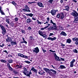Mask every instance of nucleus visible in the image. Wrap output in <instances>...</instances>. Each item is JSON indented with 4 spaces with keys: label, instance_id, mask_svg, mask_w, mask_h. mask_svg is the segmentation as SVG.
Segmentation results:
<instances>
[{
    "label": "nucleus",
    "instance_id": "obj_56",
    "mask_svg": "<svg viewBox=\"0 0 78 78\" xmlns=\"http://www.w3.org/2000/svg\"><path fill=\"white\" fill-rule=\"evenodd\" d=\"M21 32L22 33H25V31H24L23 30H22Z\"/></svg>",
    "mask_w": 78,
    "mask_h": 78
},
{
    "label": "nucleus",
    "instance_id": "obj_18",
    "mask_svg": "<svg viewBox=\"0 0 78 78\" xmlns=\"http://www.w3.org/2000/svg\"><path fill=\"white\" fill-rule=\"evenodd\" d=\"M11 44L12 45H17V42L16 41H12L11 42Z\"/></svg>",
    "mask_w": 78,
    "mask_h": 78
},
{
    "label": "nucleus",
    "instance_id": "obj_21",
    "mask_svg": "<svg viewBox=\"0 0 78 78\" xmlns=\"http://www.w3.org/2000/svg\"><path fill=\"white\" fill-rule=\"evenodd\" d=\"M60 67L61 69H64L66 68V67L65 66H64L62 65H61L60 66Z\"/></svg>",
    "mask_w": 78,
    "mask_h": 78
},
{
    "label": "nucleus",
    "instance_id": "obj_58",
    "mask_svg": "<svg viewBox=\"0 0 78 78\" xmlns=\"http://www.w3.org/2000/svg\"><path fill=\"white\" fill-rule=\"evenodd\" d=\"M4 51V52H5V53H7V54H8V52H7V51H6V50H5V51Z\"/></svg>",
    "mask_w": 78,
    "mask_h": 78
},
{
    "label": "nucleus",
    "instance_id": "obj_17",
    "mask_svg": "<svg viewBox=\"0 0 78 78\" xmlns=\"http://www.w3.org/2000/svg\"><path fill=\"white\" fill-rule=\"evenodd\" d=\"M2 7L0 6V13L2 14V15H5V13H4V12H3V10H2Z\"/></svg>",
    "mask_w": 78,
    "mask_h": 78
},
{
    "label": "nucleus",
    "instance_id": "obj_54",
    "mask_svg": "<svg viewBox=\"0 0 78 78\" xmlns=\"http://www.w3.org/2000/svg\"><path fill=\"white\" fill-rule=\"evenodd\" d=\"M61 46H66V44H62L61 45Z\"/></svg>",
    "mask_w": 78,
    "mask_h": 78
},
{
    "label": "nucleus",
    "instance_id": "obj_57",
    "mask_svg": "<svg viewBox=\"0 0 78 78\" xmlns=\"http://www.w3.org/2000/svg\"><path fill=\"white\" fill-rule=\"evenodd\" d=\"M23 17L24 18H25V19H27V16H24Z\"/></svg>",
    "mask_w": 78,
    "mask_h": 78
},
{
    "label": "nucleus",
    "instance_id": "obj_55",
    "mask_svg": "<svg viewBox=\"0 0 78 78\" xmlns=\"http://www.w3.org/2000/svg\"><path fill=\"white\" fill-rule=\"evenodd\" d=\"M24 41V43H25V44H27V42L25 41Z\"/></svg>",
    "mask_w": 78,
    "mask_h": 78
},
{
    "label": "nucleus",
    "instance_id": "obj_38",
    "mask_svg": "<svg viewBox=\"0 0 78 78\" xmlns=\"http://www.w3.org/2000/svg\"><path fill=\"white\" fill-rule=\"evenodd\" d=\"M23 58H26V59H28V56H27L24 55H23Z\"/></svg>",
    "mask_w": 78,
    "mask_h": 78
},
{
    "label": "nucleus",
    "instance_id": "obj_4",
    "mask_svg": "<svg viewBox=\"0 0 78 78\" xmlns=\"http://www.w3.org/2000/svg\"><path fill=\"white\" fill-rule=\"evenodd\" d=\"M57 18H58V19H60L62 20V19H63L64 17V13L62 12L58 14L57 15Z\"/></svg>",
    "mask_w": 78,
    "mask_h": 78
},
{
    "label": "nucleus",
    "instance_id": "obj_39",
    "mask_svg": "<svg viewBox=\"0 0 78 78\" xmlns=\"http://www.w3.org/2000/svg\"><path fill=\"white\" fill-rule=\"evenodd\" d=\"M24 62H26V63H27V64H30V63H31V62H29L28 61H24Z\"/></svg>",
    "mask_w": 78,
    "mask_h": 78
},
{
    "label": "nucleus",
    "instance_id": "obj_43",
    "mask_svg": "<svg viewBox=\"0 0 78 78\" xmlns=\"http://www.w3.org/2000/svg\"><path fill=\"white\" fill-rule=\"evenodd\" d=\"M31 29H32L31 27H29L28 28V30H29L30 31V30H31Z\"/></svg>",
    "mask_w": 78,
    "mask_h": 78
},
{
    "label": "nucleus",
    "instance_id": "obj_12",
    "mask_svg": "<svg viewBox=\"0 0 78 78\" xmlns=\"http://www.w3.org/2000/svg\"><path fill=\"white\" fill-rule=\"evenodd\" d=\"M75 59H73L72 60V61L70 62V67H73V63L75 62Z\"/></svg>",
    "mask_w": 78,
    "mask_h": 78
},
{
    "label": "nucleus",
    "instance_id": "obj_24",
    "mask_svg": "<svg viewBox=\"0 0 78 78\" xmlns=\"http://www.w3.org/2000/svg\"><path fill=\"white\" fill-rule=\"evenodd\" d=\"M50 71H51V72H53L54 74H56V71H55L53 69H50Z\"/></svg>",
    "mask_w": 78,
    "mask_h": 78
},
{
    "label": "nucleus",
    "instance_id": "obj_16",
    "mask_svg": "<svg viewBox=\"0 0 78 78\" xmlns=\"http://www.w3.org/2000/svg\"><path fill=\"white\" fill-rule=\"evenodd\" d=\"M60 34H61V35H62V36H67V34H66V33L65 32H64L63 31H62L61 32Z\"/></svg>",
    "mask_w": 78,
    "mask_h": 78
},
{
    "label": "nucleus",
    "instance_id": "obj_29",
    "mask_svg": "<svg viewBox=\"0 0 78 78\" xmlns=\"http://www.w3.org/2000/svg\"><path fill=\"white\" fill-rule=\"evenodd\" d=\"M38 33L41 36H42L43 35V32L41 30L39 31Z\"/></svg>",
    "mask_w": 78,
    "mask_h": 78
},
{
    "label": "nucleus",
    "instance_id": "obj_60",
    "mask_svg": "<svg viewBox=\"0 0 78 78\" xmlns=\"http://www.w3.org/2000/svg\"><path fill=\"white\" fill-rule=\"evenodd\" d=\"M60 2L61 3H63V0H61L60 1Z\"/></svg>",
    "mask_w": 78,
    "mask_h": 78
},
{
    "label": "nucleus",
    "instance_id": "obj_62",
    "mask_svg": "<svg viewBox=\"0 0 78 78\" xmlns=\"http://www.w3.org/2000/svg\"><path fill=\"white\" fill-rule=\"evenodd\" d=\"M22 39L23 40V41H25V39L23 37L22 38Z\"/></svg>",
    "mask_w": 78,
    "mask_h": 78
},
{
    "label": "nucleus",
    "instance_id": "obj_15",
    "mask_svg": "<svg viewBox=\"0 0 78 78\" xmlns=\"http://www.w3.org/2000/svg\"><path fill=\"white\" fill-rule=\"evenodd\" d=\"M22 67V66L21 65H16V66H15V68L16 69H21Z\"/></svg>",
    "mask_w": 78,
    "mask_h": 78
},
{
    "label": "nucleus",
    "instance_id": "obj_32",
    "mask_svg": "<svg viewBox=\"0 0 78 78\" xmlns=\"http://www.w3.org/2000/svg\"><path fill=\"white\" fill-rule=\"evenodd\" d=\"M1 62H4V63H5V62H6V61L5 59H1Z\"/></svg>",
    "mask_w": 78,
    "mask_h": 78
},
{
    "label": "nucleus",
    "instance_id": "obj_40",
    "mask_svg": "<svg viewBox=\"0 0 78 78\" xmlns=\"http://www.w3.org/2000/svg\"><path fill=\"white\" fill-rule=\"evenodd\" d=\"M36 3L35 2H28V3L29 4H30V5H31L32 3Z\"/></svg>",
    "mask_w": 78,
    "mask_h": 78
},
{
    "label": "nucleus",
    "instance_id": "obj_59",
    "mask_svg": "<svg viewBox=\"0 0 78 78\" xmlns=\"http://www.w3.org/2000/svg\"><path fill=\"white\" fill-rule=\"evenodd\" d=\"M73 1L75 2V3H76L77 2V1H76V0H73Z\"/></svg>",
    "mask_w": 78,
    "mask_h": 78
},
{
    "label": "nucleus",
    "instance_id": "obj_5",
    "mask_svg": "<svg viewBox=\"0 0 78 78\" xmlns=\"http://www.w3.org/2000/svg\"><path fill=\"white\" fill-rule=\"evenodd\" d=\"M0 27L1 28L2 30V33L3 35H5V34H6V29L2 25H0Z\"/></svg>",
    "mask_w": 78,
    "mask_h": 78
},
{
    "label": "nucleus",
    "instance_id": "obj_63",
    "mask_svg": "<svg viewBox=\"0 0 78 78\" xmlns=\"http://www.w3.org/2000/svg\"><path fill=\"white\" fill-rule=\"evenodd\" d=\"M5 26H6L7 28H8V24H6Z\"/></svg>",
    "mask_w": 78,
    "mask_h": 78
},
{
    "label": "nucleus",
    "instance_id": "obj_41",
    "mask_svg": "<svg viewBox=\"0 0 78 78\" xmlns=\"http://www.w3.org/2000/svg\"><path fill=\"white\" fill-rule=\"evenodd\" d=\"M37 23H38V24H41V25L42 24V23H41V22H39V20H37Z\"/></svg>",
    "mask_w": 78,
    "mask_h": 78
},
{
    "label": "nucleus",
    "instance_id": "obj_2",
    "mask_svg": "<svg viewBox=\"0 0 78 78\" xmlns=\"http://www.w3.org/2000/svg\"><path fill=\"white\" fill-rule=\"evenodd\" d=\"M22 72L25 75L29 77H30V75L32 74V73L31 72V70H30L29 72V71L27 70V69L26 68H23V70L22 71Z\"/></svg>",
    "mask_w": 78,
    "mask_h": 78
},
{
    "label": "nucleus",
    "instance_id": "obj_37",
    "mask_svg": "<svg viewBox=\"0 0 78 78\" xmlns=\"http://www.w3.org/2000/svg\"><path fill=\"white\" fill-rule=\"evenodd\" d=\"M12 4H13V5L15 6H16V3L14 2H12Z\"/></svg>",
    "mask_w": 78,
    "mask_h": 78
},
{
    "label": "nucleus",
    "instance_id": "obj_50",
    "mask_svg": "<svg viewBox=\"0 0 78 78\" xmlns=\"http://www.w3.org/2000/svg\"><path fill=\"white\" fill-rule=\"evenodd\" d=\"M7 65L8 67V68L10 66V64H9V63H8L7 64Z\"/></svg>",
    "mask_w": 78,
    "mask_h": 78
},
{
    "label": "nucleus",
    "instance_id": "obj_26",
    "mask_svg": "<svg viewBox=\"0 0 78 78\" xmlns=\"http://www.w3.org/2000/svg\"><path fill=\"white\" fill-rule=\"evenodd\" d=\"M27 16H30V17H32V16H33L34 14L30 13L28 14H26Z\"/></svg>",
    "mask_w": 78,
    "mask_h": 78
},
{
    "label": "nucleus",
    "instance_id": "obj_3",
    "mask_svg": "<svg viewBox=\"0 0 78 78\" xmlns=\"http://www.w3.org/2000/svg\"><path fill=\"white\" fill-rule=\"evenodd\" d=\"M51 23L53 24V26L51 27V28H48V30H57V27L56 26V24L55 23H54L52 20H51L50 21Z\"/></svg>",
    "mask_w": 78,
    "mask_h": 78
},
{
    "label": "nucleus",
    "instance_id": "obj_9",
    "mask_svg": "<svg viewBox=\"0 0 78 78\" xmlns=\"http://www.w3.org/2000/svg\"><path fill=\"white\" fill-rule=\"evenodd\" d=\"M45 72L43 70H39L38 71V73L41 75H45Z\"/></svg>",
    "mask_w": 78,
    "mask_h": 78
},
{
    "label": "nucleus",
    "instance_id": "obj_6",
    "mask_svg": "<svg viewBox=\"0 0 78 78\" xmlns=\"http://www.w3.org/2000/svg\"><path fill=\"white\" fill-rule=\"evenodd\" d=\"M23 11L24 12H31L30 10V8L27 5L25 6V9H23Z\"/></svg>",
    "mask_w": 78,
    "mask_h": 78
},
{
    "label": "nucleus",
    "instance_id": "obj_47",
    "mask_svg": "<svg viewBox=\"0 0 78 78\" xmlns=\"http://www.w3.org/2000/svg\"><path fill=\"white\" fill-rule=\"evenodd\" d=\"M45 29H46V28H45V27H44V28H42L41 29V30H44Z\"/></svg>",
    "mask_w": 78,
    "mask_h": 78
},
{
    "label": "nucleus",
    "instance_id": "obj_10",
    "mask_svg": "<svg viewBox=\"0 0 78 78\" xmlns=\"http://www.w3.org/2000/svg\"><path fill=\"white\" fill-rule=\"evenodd\" d=\"M72 39L73 41H76L75 42V44L76 45H78V37H75L73 38Z\"/></svg>",
    "mask_w": 78,
    "mask_h": 78
},
{
    "label": "nucleus",
    "instance_id": "obj_1",
    "mask_svg": "<svg viewBox=\"0 0 78 78\" xmlns=\"http://www.w3.org/2000/svg\"><path fill=\"white\" fill-rule=\"evenodd\" d=\"M71 14L74 17V23H78V13L75 10H73V12H72Z\"/></svg>",
    "mask_w": 78,
    "mask_h": 78
},
{
    "label": "nucleus",
    "instance_id": "obj_48",
    "mask_svg": "<svg viewBox=\"0 0 78 78\" xmlns=\"http://www.w3.org/2000/svg\"><path fill=\"white\" fill-rule=\"evenodd\" d=\"M52 35H54V34L52 33H51L49 34V36H52Z\"/></svg>",
    "mask_w": 78,
    "mask_h": 78
},
{
    "label": "nucleus",
    "instance_id": "obj_11",
    "mask_svg": "<svg viewBox=\"0 0 78 78\" xmlns=\"http://www.w3.org/2000/svg\"><path fill=\"white\" fill-rule=\"evenodd\" d=\"M37 5L41 8H44V7L43 4L40 2H38L37 3Z\"/></svg>",
    "mask_w": 78,
    "mask_h": 78
},
{
    "label": "nucleus",
    "instance_id": "obj_61",
    "mask_svg": "<svg viewBox=\"0 0 78 78\" xmlns=\"http://www.w3.org/2000/svg\"><path fill=\"white\" fill-rule=\"evenodd\" d=\"M43 51H44V52H46V51H47L46 50H43Z\"/></svg>",
    "mask_w": 78,
    "mask_h": 78
},
{
    "label": "nucleus",
    "instance_id": "obj_45",
    "mask_svg": "<svg viewBox=\"0 0 78 78\" xmlns=\"http://www.w3.org/2000/svg\"><path fill=\"white\" fill-rule=\"evenodd\" d=\"M15 21H16V22L17 21H18V18H15Z\"/></svg>",
    "mask_w": 78,
    "mask_h": 78
},
{
    "label": "nucleus",
    "instance_id": "obj_44",
    "mask_svg": "<svg viewBox=\"0 0 78 78\" xmlns=\"http://www.w3.org/2000/svg\"><path fill=\"white\" fill-rule=\"evenodd\" d=\"M8 68L10 70H12V68L11 67V66L9 67Z\"/></svg>",
    "mask_w": 78,
    "mask_h": 78
},
{
    "label": "nucleus",
    "instance_id": "obj_53",
    "mask_svg": "<svg viewBox=\"0 0 78 78\" xmlns=\"http://www.w3.org/2000/svg\"><path fill=\"white\" fill-rule=\"evenodd\" d=\"M61 60H62V61H65V60H64V59L62 58H61Z\"/></svg>",
    "mask_w": 78,
    "mask_h": 78
},
{
    "label": "nucleus",
    "instance_id": "obj_27",
    "mask_svg": "<svg viewBox=\"0 0 78 78\" xmlns=\"http://www.w3.org/2000/svg\"><path fill=\"white\" fill-rule=\"evenodd\" d=\"M11 40V39L9 37H8L6 39V41L7 42H10Z\"/></svg>",
    "mask_w": 78,
    "mask_h": 78
},
{
    "label": "nucleus",
    "instance_id": "obj_49",
    "mask_svg": "<svg viewBox=\"0 0 78 78\" xmlns=\"http://www.w3.org/2000/svg\"><path fill=\"white\" fill-rule=\"evenodd\" d=\"M54 56L55 57V58L57 56H58L57 55H56V53H54Z\"/></svg>",
    "mask_w": 78,
    "mask_h": 78
},
{
    "label": "nucleus",
    "instance_id": "obj_19",
    "mask_svg": "<svg viewBox=\"0 0 78 78\" xmlns=\"http://www.w3.org/2000/svg\"><path fill=\"white\" fill-rule=\"evenodd\" d=\"M47 21H46V22L44 23V24L48 23V22H49V21H50V18H49V17L47 18Z\"/></svg>",
    "mask_w": 78,
    "mask_h": 78
},
{
    "label": "nucleus",
    "instance_id": "obj_20",
    "mask_svg": "<svg viewBox=\"0 0 78 78\" xmlns=\"http://www.w3.org/2000/svg\"><path fill=\"white\" fill-rule=\"evenodd\" d=\"M55 59L56 61H61V59H59V57L57 56L56 57H55Z\"/></svg>",
    "mask_w": 78,
    "mask_h": 78
},
{
    "label": "nucleus",
    "instance_id": "obj_35",
    "mask_svg": "<svg viewBox=\"0 0 78 78\" xmlns=\"http://www.w3.org/2000/svg\"><path fill=\"white\" fill-rule=\"evenodd\" d=\"M73 52H74V53H78V51H77L76 49H75L73 50Z\"/></svg>",
    "mask_w": 78,
    "mask_h": 78
},
{
    "label": "nucleus",
    "instance_id": "obj_64",
    "mask_svg": "<svg viewBox=\"0 0 78 78\" xmlns=\"http://www.w3.org/2000/svg\"><path fill=\"white\" fill-rule=\"evenodd\" d=\"M52 67H53V69H55V68L53 65L52 66Z\"/></svg>",
    "mask_w": 78,
    "mask_h": 78
},
{
    "label": "nucleus",
    "instance_id": "obj_8",
    "mask_svg": "<svg viewBox=\"0 0 78 78\" xmlns=\"http://www.w3.org/2000/svg\"><path fill=\"white\" fill-rule=\"evenodd\" d=\"M58 10H52L51 11V14L52 16H55L56 14V12H58Z\"/></svg>",
    "mask_w": 78,
    "mask_h": 78
},
{
    "label": "nucleus",
    "instance_id": "obj_25",
    "mask_svg": "<svg viewBox=\"0 0 78 78\" xmlns=\"http://www.w3.org/2000/svg\"><path fill=\"white\" fill-rule=\"evenodd\" d=\"M31 70H33V72H37V70L34 69V67H33L31 69Z\"/></svg>",
    "mask_w": 78,
    "mask_h": 78
},
{
    "label": "nucleus",
    "instance_id": "obj_7",
    "mask_svg": "<svg viewBox=\"0 0 78 78\" xmlns=\"http://www.w3.org/2000/svg\"><path fill=\"white\" fill-rule=\"evenodd\" d=\"M33 51L34 53H38L39 52V49L38 47H37L33 49Z\"/></svg>",
    "mask_w": 78,
    "mask_h": 78
},
{
    "label": "nucleus",
    "instance_id": "obj_22",
    "mask_svg": "<svg viewBox=\"0 0 78 78\" xmlns=\"http://www.w3.org/2000/svg\"><path fill=\"white\" fill-rule=\"evenodd\" d=\"M66 42H67V43H69V44H70L71 43V42H72V41H71V39L70 38H69L66 40Z\"/></svg>",
    "mask_w": 78,
    "mask_h": 78
},
{
    "label": "nucleus",
    "instance_id": "obj_51",
    "mask_svg": "<svg viewBox=\"0 0 78 78\" xmlns=\"http://www.w3.org/2000/svg\"><path fill=\"white\" fill-rule=\"evenodd\" d=\"M32 20H36V18H33V17H32Z\"/></svg>",
    "mask_w": 78,
    "mask_h": 78
},
{
    "label": "nucleus",
    "instance_id": "obj_23",
    "mask_svg": "<svg viewBox=\"0 0 78 78\" xmlns=\"http://www.w3.org/2000/svg\"><path fill=\"white\" fill-rule=\"evenodd\" d=\"M27 23H30V22H31V19L30 18H28L27 19Z\"/></svg>",
    "mask_w": 78,
    "mask_h": 78
},
{
    "label": "nucleus",
    "instance_id": "obj_46",
    "mask_svg": "<svg viewBox=\"0 0 78 78\" xmlns=\"http://www.w3.org/2000/svg\"><path fill=\"white\" fill-rule=\"evenodd\" d=\"M42 36H43V37H46V36L45 35V34H43L41 35Z\"/></svg>",
    "mask_w": 78,
    "mask_h": 78
},
{
    "label": "nucleus",
    "instance_id": "obj_36",
    "mask_svg": "<svg viewBox=\"0 0 78 78\" xmlns=\"http://www.w3.org/2000/svg\"><path fill=\"white\" fill-rule=\"evenodd\" d=\"M8 62L9 63H12V60L10 59L8 61Z\"/></svg>",
    "mask_w": 78,
    "mask_h": 78
},
{
    "label": "nucleus",
    "instance_id": "obj_42",
    "mask_svg": "<svg viewBox=\"0 0 78 78\" xmlns=\"http://www.w3.org/2000/svg\"><path fill=\"white\" fill-rule=\"evenodd\" d=\"M49 51H51V52H52V53H55V51H53L51 50H49Z\"/></svg>",
    "mask_w": 78,
    "mask_h": 78
},
{
    "label": "nucleus",
    "instance_id": "obj_13",
    "mask_svg": "<svg viewBox=\"0 0 78 78\" xmlns=\"http://www.w3.org/2000/svg\"><path fill=\"white\" fill-rule=\"evenodd\" d=\"M57 38L56 37H54L53 38L51 37H49L48 38V40H51L52 41H54V40H55Z\"/></svg>",
    "mask_w": 78,
    "mask_h": 78
},
{
    "label": "nucleus",
    "instance_id": "obj_52",
    "mask_svg": "<svg viewBox=\"0 0 78 78\" xmlns=\"http://www.w3.org/2000/svg\"><path fill=\"white\" fill-rule=\"evenodd\" d=\"M4 46V44H2V45L1 44L0 45V46H1V47H3Z\"/></svg>",
    "mask_w": 78,
    "mask_h": 78
},
{
    "label": "nucleus",
    "instance_id": "obj_14",
    "mask_svg": "<svg viewBox=\"0 0 78 78\" xmlns=\"http://www.w3.org/2000/svg\"><path fill=\"white\" fill-rule=\"evenodd\" d=\"M43 69L44 70V71L47 72V73H50V69H49L46 68H44Z\"/></svg>",
    "mask_w": 78,
    "mask_h": 78
},
{
    "label": "nucleus",
    "instance_id": "obj_28",
    "mask_svg": "<svg viewBox=\"0 0 78 78\" xmlns=\"http://www.w3.org/2000/svg\"><path fill=\"white\" fill-rule=\"evenodd\" d=\"M23 55L21 53H19L18 54V55L19 56H20V57H22V58H23Z\"/></svg>",
    "mask_w": 78,
    "mask_h": 78
},
{
    "label": "nucleus",
    "instance_id": "obj_31",
    "mask_svg": "<svg viewBox=\"0 0 78 78\" xmlns=\"http://www.w3.org/2000/svg\"><path fill=\"white\" fill-rule=\"evenodd\" d=\"M46 27H45V28H48L49 26H50V24H48V23H47V24H46Z\"/></svg>",
    "mask_w": 78,
    "mask_h": 78
},
{
    "label": "nucleus",
    "instance_id": "obj_34",
    "mask_svg": "<svg viewBox=\"0 0 78 78\" xmlns=\"http://www.w3.org/2000/svg\"><path fill=\"white\" fill-rule=\"evenodd\" d=\"M9 19H6V22H7V23H8L9 24Z\"/></svg>",
    "mask_w": 78,
    "mask_h": 78
},
{
    "label": "nucleus",
    "instance_id": "obj_30",
    "mask_svg": "<svg viewBox=\"0 0 78 78\" xmlns=\"http://www.w3.org/2000/svg\"><path fill=\"white\" fill-rule=\"evenodd\" d=\"M65 8H66L65 10H67V11H69V6L67 5L65 7Z\"/></svg>",
    "mask_w": 78,
    "mask_h": 78
},
{
    "label": "nucleus",
    "instance_id": "obj_33",
    "mask_svg": "<svg viewBox=\"0 0 78 78\" xmlns=\"http://www.w3.org/2000/svg\"><path fill=\"white\" fill-rule=\"evenodd\" d=\"M30 40H31V41H34V38H33V37H30Z\"/></svg>",
    "mask_w": 78,
    "mask_h": 78
}]
</instances>
